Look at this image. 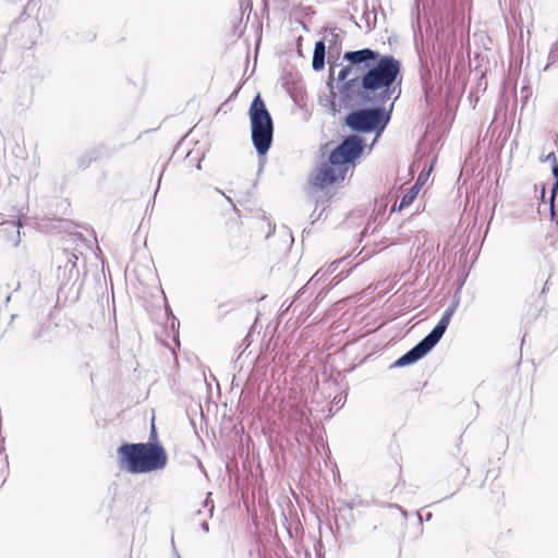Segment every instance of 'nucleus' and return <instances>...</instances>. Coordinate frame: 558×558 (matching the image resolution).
Masks as SVG:
<instances>
[{
    "mask_svg": "<svg viewBox=\"0 0 558 558\" xmlns=\"http://www.w3.org/2000/svg\"><path fill=\"white\" fill-rule=\"evenodd\" d=\"M553 174H554L555 179H558V165H557V162H555L553 165Z\"/></svg>",
    "mask_w": 558,
    "mask_h": 558,
    "instance_id": "obj_14",
    "label": "nucleus"
},
{
    "mask_svg": "<svg viewBox=\"0 0 558 558\" xmlns=\"http://www.w3.org/2000/svg\"><path fill=\"white\" fill-rule=\"evenodd\" d=\"M401 70L392 56L378 57L363 75V87L372 97V105H385L395 93L393 84Z\"/></svg>",
    "mask_w": 558,
    "mask_h": 558,
    "instance_id": "obj_2",
    "label": "nucleus"
},
{
    "mask_svg": "<svg viewBox=\"0 0 558 558\" xmlns=\"http://www.w3.org/2000/svg\"><path fill=\"white\" fill-rule=\"evenodd\" d=\"M342 82L343 84L339 88L342 101L348 104L359 101L372 104L371 95H368L363 87V77L361 80L349 77Z\"/></svg>",
    "mask_w": 558,
    "mask_h": 558,
    "instance_id": "obj_8",
    "label": "nucleus"
},
{
    "mask_svg": "<svg viewBox=\"0 0 558 558\" xmlns=\"http://www.w3.org/2000/svg\"><path fill=\"white\" fill-rule=\"evenodd\" d=\"M151 433H153V436L156 437V432H155V426L154 425L151 426Z\"/></svg>",
    "mask_w": 558,
    "mask_h": 558,
    "instance_id": "obj_16",
    "label": "nucleus"
},
{
    "mask_svg": "<svg viewBox=\"0 0 558 558\" xmlns=\"http://www.w3.org/2000/svg\"><path fill=\"white\" fill-rule=\"evenodd\" d=\"M393 102L388 110L384 105H374L373 108H364L350 112L345 117V124L349 129L361 133L376 132L379 135L390 121Z\"/></svg>",
    "mask_w": 558,
    "mask_h": 558,
    "instance_id": "obj_5",
    "label": "nucleus"
},
{
    "mask_svg": "<svg viewBox=\"0 0 558 558\" xmlns=\"http://www.w3.org/2000/svg\"><path fill=\"white\" fill-rule=\"evenodd\" d=\"M378 57L379 53L369 48L347 51L343 54V60L347 61L348 64L339 71L338 81H345L349 77L361 80Z\"/></svg>",
    "mask_w": 558,
    "mask_h": 558,
    "instance_id": "obj_7",
    "label": "nucleus"
},
{
    "mask_svg": "<svg viewBox=\"0 0 558 558\" xmlns=\"http://www.w3.org/2000/svg\"><path fill=\"white\" fill-rule=\"evenodd\" d=\"M117 452L121 469L131 474L162 470L168 462L166 450L159 444H124Z\"/></svg>",
    "mask_w": 558,
    "mask_h": 558,
    "instance_id": "obj_3",
    "label": "nucleus"
},
{
    "mask_svg": "<svg viewBox=\"0 0 558 558\" xmlns=\"http://www.w3.org/2000/svg\"><path fill=\"white\" fill-rule=\"evenodd\" d=\"M248 116L253 145L259 156L265 155L272 143L274 123L259 94L253 99Z\"/></svg>",
    "mask_w": 558,
    "mask_h": 558,
    "instance_id": "obj_4",
    "label": "nucleus"
},
{
    "mask_svg": "<svg viewBox=\"0 0 558 558\" xmlns=\"http://www.w3.org/2000/svg\"><path fill=\"white\" fill-rule=\"evenodd\" d=\"M546 161H553V163L557 162L556 160V155L554 153H549L546 158H545Z\"/></svg>",
    "mask_w": 558,
    "mask_h": 558,
    "instance_id": "obj_13",
    "label": "nucleus"
},
{
    "mask_svg": "<svg viewBox=\"0 0 558 558\" xmlns=\"http://www.w3.org/2000/svg\"><path fill=\"white\" fill-rule=\"evenodd\" d=\"M326 45L324 40H318L315 44L312 66L314 71H320L325 66Z\"/></svg>",
    "mask_w": 558,
    "mask_h": 558,
    "instance_id": "obj_9",
    "label": "nucleus"
},
{
    "mask_svg": "<svg viewBox=\"0 0 558 558\" xmlns=\"http://www.w3.org/2000/svg\"><path fill=\"white\" fill-rule=\"evenodd\" d=\"M364 149V142L359 135L347 136L329 155V158L313 173L312 182L315 186L324 189L344 180L349 165L360 157Z\"/></svg>",
    "mask_w": 558,
    "mask_h": 558,
    "instance_id": "obj_1",
    "label": "nucleus"
},
{
    "mask_svg": "<svg viewBox=\"0 0 558 558\" xmlns=\"http://www.w3.org/2000/svg\"><path fill=\"white\" fill-rule=\"evenodd\" d=\"M556 192H558V178L556 179V183H555V185L553 187V191H551V193H553L551 204H550V214H551V216L555 215L554 196H555Z\"/></svg>",
    "mask_w": 558,
    "mask_h": 558,
    "instance_id": "obj_12",
    "label": "nucleus"
},
{
    "mask_svg": "<svg viewBox=\"0 0 558 558\" xmlns=\"http://www.w3.org/2000/svg\"><path fill=\"white\" fill-rule=\"evenodd\" d=\"M418 192H420V186L417 183L414 184L413 186H411L402 196V198L398 205V210L400 211L403 208L409 207L416 198Z\"/></svg>",
    "mask_w": 558,
    "mask_h": 558,
    "instance_id": "obj_10",
    "label": "nucleus"
},
{
    "mask_svg": "<svg viewBox=\"0 0 558 558\" xmlns=\"http://www.w3.org/2000/svg\"><path fill=\"white\" fill-rule=\"evenodd\" d=\"M548 60L550 63H554L558 60V43H555L551 46L550 51L548 53Z\"/></svg>",
    "mask_w": 558,
    "mask_h": 558,
    "instance_id": "obj_11",
    "label": "nucleus"
},
{
    "mask_svg": "<svg viewBox=\"0 0 558 558\" xmlns=\"http://www.w3.org/2000/svg\"><path fill=\"white\" fill-rule=\"evenodd\" d=\"M391 210H392V211L398 210V206L395 204V205L392 206V209H391Z\"/></svg>",
    "mask_w": 558,
    "mask_h": 558,
    "instance_id": "obj_17",
    "label": "nucleus"
},
{
    "mask_svg": "<svg viewBox=\"0 0 558 558\" xmlns=\"http://www.w3.org/2000/svg\"><path fill=\"white\" fill-rule=\"evenodd\" d=\"M456 307H448L441 315V318L437 323V325L432 329V331L425 336L417 344H415L411 350H409L405 354L400 356L392 366L395 367H403L407 365H411L423 356H425L442 338L446 332L450 320L454 314Z\"/></svg>",
    "mask_w": 558,
    "mask_h": 558,
    "instance_id": "obj_6",
    "label": "nucleus"
},
{
    "mask_svg": "<svg viewBox=\"0 0 558 558\" xmlns=\"http://www.w3.org/2000/svg\"><path fill=\"white\" fill-rule=\"evenodd\" d=\"M202 529H203V531H204L205 533H208V531H209V525H208V523H207L206 521H204V522L202 523Z\"/></svg>",
    "mask_w": 558,
    "mask_h": 558,
    "instance_id": "obj_15",
    "label": "nucleus"
}]
</instances>
